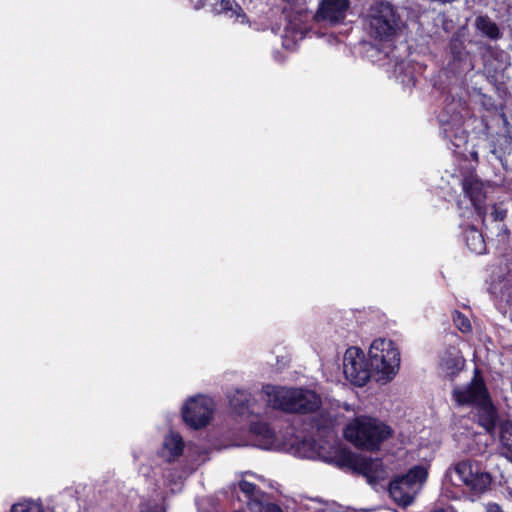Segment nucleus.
<instances>
[{"instance_id": "423d86ee", "label": "nucleus", "mask_w": 512, "mask_h": 512, "mask_svg": "<svg viewBox=\"0 0 512 512\" xmlns=\"http://www.w3.org/2000/svg\"><path fill=\"white\" fill-rule=\"evenodd\" d=\"M455 472L473 495H481L491 486V474L483 471L477 462L461 461L456 464Z\"/></svg>"}, {"instance_id": "aec40b11", "label": "nucleus", "mask_w": 512, "mask_h": 512, "mask_svg": "<svg viewBox=\"0 0 512 512\" xmlns=\"http://www.w3.org/2000/svg\"><path fill=\"white\" fill-rule=\"evenodd\" d=\"M230 407L233 412L239 416L248 415L250 413L251 397L244 390H235L229 397Z\"/></svg>"}, {"instance_id": "a878e982", "label": "nucleus", "mask_w": 512, "mask_h": 512, "mask_svg": "<svg viewBox=\"0 0 512 512\" xmlns=\"http://www.w3.org/2000/svg\"><path fill=\"white\" fill-rule=\"evenodd\" d=\"M239 489L248 497V498H251L256 489H257V486L252 483V482H249L247 480H241L239 482Z\"/></svg>"}, {"instance_id": "c85d7f7f", "label": "nucleus", "mask_w": 512, "mask_h": 512, "mask_svg": "<svg viewBox=\"0 0 512 512\" xmlns=\"http://www.w3.org/2000/svg\"><path fill=\"white\" fill-rule=\"evenodd\" d=\"M486 512H504V511L498 503L489 502L486 504Z\"/></svg>"}, {"instance_id": "bb28decb", "label": "nucleus", "mask_w": 512, "mask_h": 512, "mask_svg": "<svg viewBox=\"0 0 512 512\" xmlns=\"http://www.w3.org/2000/svg\"><path fill=\"white\" fill-rule=\"evenodd\" d=\"M491 214L495 221H503L507 216V210L494 205Z\"/></svg>"}, {"instance_id": "9b49d317", "label": "nucleus", "mask_w": 512, "mask_h": 512, "mask_svg": "<svg viewBox=\"0 0 512 512\" xmlns=\"http://www.w3.org/2000/svg\"><path fill=\"white\" fill-rule=\"evenodd\" d=\"M448 49L450 55L449 67L453 72H461L469 58L464 35L459 31L454 32L449 40Z\"/></svg>"}, {"instance_id": "a211bd4d", "label": "nucleus", "mask_w": 512, "mask_h": 512, "mask_svg": "<svg viewBox=\"0 0 512 512\" xmlns=\"http://www.w3.org/2000/svg\"><path fill=\"white\" fill-rule=\"evenodd\" d=\"M463 190L476 209H480L485 204L486 195L480 181L465 179L463 182Z\"/></svg>"}, {"instance_id": "f3484780", "label": "nucleus", "mask_w": 512, "mask_h": 512, "mask_svg": "<svg viewBox=\"0 0 512 512\" xmlns=\"http://www.w3.org/2000/svg\"><path fill=\"white\" fill-rule=\"evenodd\" d=\"M361 457V455H358L346 448H341L335 452V455L330 458L328 462L333 463L340 469L348 468L355 473Z\"/></svg>"}, {"instance_id": "393cba45", "label": "nucleus", "mask_w": 512, "mask_h": 512, "mask_svg": "<svg viewBox=\"0 0 512 512\" xmlns=\"http://www.w3.org/2000/svg\"><path fill=\"white\" fill-rule=\"evenodd\" d=\"M453 321L457 328L463 332L467 333L471 331V323L470 320L461 312L455 311V314L453 316Z\"/></svg>"}, {"instance_id": "4be33fe9", "label": "nucleus", "mask_w": 512, "mask_h": 512, "mask_svg": "<svg viewBox=\"0 0 512 512\" xmlns=\"http://www.w3.org/2000/svg\"><path fill=\"white\" fill-rule=\"evenodd\" d=\"M466 245L468 249L476 254H483L486 250V243L483 235L476 228L466 231Z\"/></svg>"}, {"instance_id": "6e6552de", "label": "nucleus", "mask_w": 512, "mask_h": 512, "mask_svg": "<svg viewBox=\"0 0 512 512\" xmlns=\"http://www.w3.org/2000/svg\"><path fill=\"white\" fill-rule=\"evenodd\" d=\"M452 396L459 406L475 407L491 398L485 380L478 369H475L471 381L463 387H456Z\"/></svg>"}, {"instance_id": "4468645a", "label": "nucleus", "mask_w": 512, "mask_h": 512, "mask_svg": "<svg viewBox=\"0 0 512 512\" xmlns=\"http://www.w3.org/2000/svg\"><path fill=\"white\" fill-rule=\"evenodd\" d=\"M355 473L364 476L370 484H378L385 470L378 460L362 456Z\"/></svg>"}, {"instance_id": "ddd939ff", "label": "nucleus", "mask_w": 512, "mask_h": 512, "mask_svg": "<svg viewBox=\"0 0 512 512\" xmlns=\"http://www.w3.org/2000/svg\"><path fill=\"white\" fill-rule=\"evenodd\" d=\"M249 433L254 441V445L261 449H270L276 442V433L267 422H251Z\"/></svg>"}, {"instance_id": "dca6fc26", "label": "nucleus", "mask_w": 512, "mask_h": 512, "mask_svg": "<svg viewBox=\"0 0 512 512\" xmlns=\"http://www.w3.org/2000/svg\"><path fill=\"white\" fill-rule=\"evenodd\" d=\"M499 449L502 456L512 463V421L501 420L498 424Z\"/></svg>"}, {"instance_id": "f03ea898", "label": "nucleus", "mask_w": 512, "mask_h": 512, "mask_svg": "<svg viewBox=\"0 0 512 512\" xmlns=\"http://www.w3.org/2000/svg\"><path fill=\"white\" fill-rule=\"evenodd\" d=\"M400 15L387 1L374 2L364 18L371 38L381 42L393 41L400 28Z\"/></svg>"}, {"instance_id": "f8f14e48", "label": "nucleus", "mask_w": 512, "mask_h": 512, "mask_svg": "<svg viewBox=\"0 0 512 512\" xmlns=\"http://www.w3.org/2000/svg\"><path fill=\"white\" fill-rule=\"evenodd\" d=\"M476 409L475 417L477 424L488 434H493L498 427V411L492 398L474 407Z\"/></svg>"}, {"instance_id": "39448f33", "label": "nucleus", "mask_w": 512, "mask_h": 512, "mask_svg": "<svg viewBox=\"0 0 512 512\" xmlns=\"http://www.w3.org/2000/svg\"><path fill=\"white\" fill-rule=\"evenodd\" d=\"M427 478V468L423 465H415L405 474L397 475L390 481L389 495L398 506L406 508L413 503Z\"/></svg>"}, {"instance_id": "5701e85b", "label": "nucleus", "mask_w": 512, "mask_h": 512, "mask_svg": "<svg viewBox=\"0 0 512 512\" xmlns=\"http://www.w3.org/2000/svg\"><path fill=\"white\" fill-rule=\"evenodd\" d=\"M164 446L173 457H179L184 450V442L179 434H170L165 438Z\"/></svg>"}, {"instance_id": "9d476101", "label": "nucleus", "mask_w": 512, "mask_h": 512, "mask_svg": "<svg viewBox=\"0 0 512 512\" xmlns=\"http://www.w3.org/2000/svg\"><path fill=\"white\" fill-rule=\"evenodd\" d=\"M350 7V0H321L315 14L318 21L330 24L342 23Z\"/></svg>"}, {"instance_id": "1a4fd4ad", "label": "nucleus", "mask_w": 512, "mask_h": 512, "mask_svg": "<svg viewBox=\"0 0 512 512\" xmlns=\"http://www.w3.org/2000/svg\"><path fill=\"white\" fill-rule=\"evenodd\" d=\"M190 3L196 10L210 5L216 14H223L241 24L248 22L247 15L235 0H190Z\"/></svg>"}, {"instance_id": "0eeeda50", "label": "nucleus", "mask_w": 512, "mask_h": 512, "mask_svg": "<svg viewBox=\"0 0 512 512\" xmlns=\"http://www.w3.org/2000/svg\"><path fill=\"white\" fill-rule=\"evenodd\" d=\"M213 411L212 400L199 395L186 401L182 408V418L190 428L198 430L209 424Z\"/></svg>"}, {"instance_id": "2eb2a0df", "label": "nucleus", "mask_w": 512, "mask_h": 512, "mask_svg": "<svg viewBox=\"0 0 512 512\" xmlns=\"http://www.w3.org/2000/svg\"><path fill=\"white\" fill-rule=\"evenodd\" d=\"M490 152L506 168L508 166L507 156L512 154V136L509 134L498 135L491 142Z\"/></svg>"}, {"instance_id": "b1692460", "label": "nucleus", "mask_w": 512, "mask_h": 512, "mask_svg": "<svg viewBox=\"0 0 512 512\" xmlns=\"http://www.w3.org/2000/svg\"><path fill=\"white\" fill-rule=\"evenodd\" d=\"M11 512H44V510L41 504L26 500L12 505Z\"/></svg>"}, {"instance_id": "cd10ccee", "label": "nucleus", "mask_w": 512, "mask_h": 512, "mask_svg": "<svg viewBox=\"0 0 512 512\" xmlns=\"http://www.w3.org/2000/svg\"><path fill=\"white\" fill-rule=\"evenodd\" d=\"M140 512H162L157 504H145L140 508Z\"/></svg>"}, {"instance_id": "c756f323", "label": "nucleus", "mask_w": 512, "mask_h": 512, "mask_svg": "<svg viewBox=\"0 0 512 512\" xmlns=\"http://www.w3.org/2000/svg\"><path fill=\"white\" fill-rule=\"evenodd\" d=\"M268 511L269 512H283L282 509L280 508V506L277 504H270L268 506Z\"/></svg>"}, {"instance_id": "7ed1b4c3", "label": "nucleus", "mask_w": 512, "mask_h": 512, "mask_svg": "<svg viewBox=\"0 0 512 512\" xmlns=\"http://www.w3.org/2000/svg\"><path fill=\"white\" fill-rule=\"evenodd\" d=\"M390 426L372 417H360L349 424L344 430V436L355 447L367 451H376L381 443L392 436Z\"/></svg>"}, {"instance_id": "6ab92c4d", "label": "nucleus", "mask_w": 512, "mask_h": 512, "mask_svg": "<svg viewBox=\"0 0 512 512\" xmlns=\"http://www.w3.org/2000/svg\"><path fill=\"white\" fill-rule=\"evenodd\" d=\"M441 366L450 380H454L464 369L465 359L459 353L447 352L441 360Z\"/></svg>"}, {"instance_id": "f257e3e1", "label": "nucleus", "mask_w": 512, "mask_h": 512, "mask_svg": "<svg viewBox=\"0 0 512 512\" xmlns=\"http://www.w3.org/2000/svg\"><path fill=\"white\" fill-rule=\"evenodd\" d=\"M400 365V352L392 340L375 339L369 348V360L359 348L346 350L343 370L346 378L354 385L362 387L370 380L371 371L391 380Z\"/></svg>"}, {"instance_id": "412c9836", "label": "nucleus", "mask_w": 512, "mask_h": 512, "mask_svg": "<svg viewBox=\"0 0 512 512\" xmlns=\"http://www.w3.org/2000/svg\"><path fill=\"white\" fill-rule=\"evenodd\" d=\"M475 27L491 40L501 38V32L497 24L488 15H480L475 19Z\"/></svg>"}, {"instance_id": "20e7f679", "label": "nucleus", "mask_w": 512, "mask_h": 512, "mask_svg": "<svg viewBox=\"0 0 512 512\" xmlns=\"http://www.w3.org/2000/svg\"><path fill=\"white\" fill-rule=\"evenodd\" d=\"M271 401L274 408L292 414L314 413L322 405L316 392L302 388H278L273 392Z\"/></svg>"}]
</instances>
